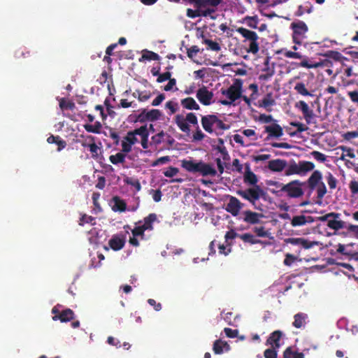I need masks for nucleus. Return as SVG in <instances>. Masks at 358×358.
<instances>
[{
  "label": "nucleus",
  "instance_id": "f257e3e1",
  "mask_svg": "<svg viewBox=\"0 0 358 358\" xmlns=\"http://www.w3.org/2000/svg\"><path fill=\"white\" fill-rule=\"evenodd\" d=\"M174 122L180 130L186 134H189L190 132V127L189 124L196 127V131L193 134L194 141H200L205 138V134L199 127L197 117L194 113H188L185 117L182 115L178 114L174 117Z\"/></svg>",
  "mask_w": 358,
  "mask_h": 358
},
{
  "label": "nucleus",
  "instance_id": "f03ea898",
  "mask_svg": "<svg viewBox=\"0 0 358 358\" xmlns=\"http://www.w3.org/2000/svg\"><path fill=\"white\" fill-rule=\"evenodd\" d=\"M181 166L188 172L199 173L203 176H215L217 173L215 169L212 165L202 161L196 162L192 159H183L181 161Z\"/></svg>",
  "mask_w": 358,
  "mask_h": 358
},
{
  "label": "nucleus",
  "instance_id": "7ed1b4c3",
  "mask_svg": "<svg viewBox=\"0 0 358 358\" xmlns=\"http://www.w3.org/2000/svg\"><path fill=\"white\" fill-rule=\"evenodd\" d=\"M308 189V180L299 182V180H291L287 185L282 187L281 191L286 193L289 198H299Z\"/></svg>",
  "mask_w": 358,
  "mask_h": 358
},
{
  "label": "nucleus",
  "instance_id": "20e7f679",
  "mask_svg": "<svg viewBox=\"0 0 358 358\" xmlns=\"http://www.w3.org/2000/svg\"><path fill=\"white\" fill-rule=\"evenodd\" d=\"M201 123L203 129L209 134L213 132L214 125H215L217 129L221 130H228L230 128L229 125L224 123L223 121L219 119L215 115H203L201 117Z\"/></svg>",
  "mask_w": 358,
  "mask_h": 358
},
{
  "label": "nucleus",
  "instance_id": "39448f33",
  "mask_svg": "<svg viewBox=\"0 0 358 358\" xmlns=\"http://www.w3.org/2000/svg\"><path fill=\"white\" fill-rule=\"evenodd\" d=\"M163 115L162 113L158 109H151L147 110L146 109H141L138 115H129L131 121L134 122L144 123L147 121L155 122L161 119Z\"/></svg>",
  "mask_w": 358,
  "mask_h": 358
},
{
  "label": "nucleus",
  "instance_id": "423d86ee",
  "mask_svg": "<svg viewBox=\"0 0 358 358\" xmlns=\"http://www.w3.org/2000/svg\"><path fill=\"white\" fill-rule=\"evenodd\" d=\"M245 181L248 182V183L253 185L254 187L248 188L244 190H239L238 192V194L255 204V201H257L264 194V192L259 186L256 185L258 180Z\"/></svg>",
  "mask_w": 358,
  "mask_h": 358
},
{
  "label": "nucleus",
  "instance_id": "0eeeda50",
  "mask_svg": "<svg viewBox=\"0 0 358 358\" xmlns=\"http://www.w3.org/2000/svg\"><path fill=\"white\" fill-rule=\"evenodd\" d=\"M314 167V164L310 162L303 161L299 164L294 162L285 169V175L298 174L304 176L307 172L312 171Z\"/></svg>",
  "mask_w": 358,
  "mask_h": 358
},
{
  "label": "nucleus",
  "instance_id": "6e6552de",
  "mask_svg": "<svg viewBox=\"0 0 358 358\" xmlns=\"http://www.w3.org/2000/svg\"><path fill=\"white\" fill-rule=\"evenodd\" d=\"M290 27L293 30L292 38L294 43L301 45L306 38V34L308 28L306 24L301 20L294 22L291 24Z\"/></svg>",
  "mask_w": 358,
  "mask_h": 358
},
{
  "label": "nucleus",
  "instance_id": "1a4fd4ad",
  "mask_svg": "<svg viewBox=\"0 0 358 358\" xmlns=\"http://www.w3.org/2000/svg\"><path fill=\"white\" fill-rule=\"evenodd\" d=\"M243 80L237 78L234 83L227 90L222 89L221 93L226 96L229 100L234 102L241 97Z\"/></svg>",
  "mask_w": 358,
  "mask_h": 358
},
{
  "label": "nucleus",
  "instance_id": "9d476101",
  "mask_svg": "<svg viewBox=\"0 0 358 358\" xmlns=\"http://www.w3.org/2000/svg\"><path fill=\"white\" fill-rule=\"evenodd\" d=\"M321 180H308V196H310L314 189L317 191V197L319 199L316 203L321 204V200L327 193V188L323 182H320Z\"/></svg>",
  "mask_w": 358,
  "mask_h": 358
},
{
  "label": "nucleus",
  "instance_id": "9b49d317",
  "mask_svg": "<svg viewBox=\"0 0 358 358\" xmlns=\"http://www.w3.org/2000/svg\"><path fill=\"white\" fill-rule=\"evenodd\" d=\"M294 107L302 113L307 124H310L313 122V120L316 115L313 110L309 107L306 101L302 100L299 101L295 103Z\"/></svg>",
  "mask_w": 358,
  "mask_h": 358
},
{
  "label": "nucleus",
  "instance_id": "f8f14e48",
  "mask_svg": "<svg viewBox=\"0 0 358 358\" xmlns=\"http://www.w3.org/2000/svg\"><path fill=\"white\" fill-rule=\"evenodd\" d=\"M244 204L241 203L236 197L230 196L229 202L227 203L225 210L233 216H237L240 210L243 208Z\"/></svg>",
  "mask_w": 358,
  "mask_h": 358
},
{
  "label": "nucleus",
  "instance_id": "ddd939ff",
  "mask_svg": "<svg viewBox=\"0 0 358 358\" xmlns=\"http://www.w3.org/2000/svg\"><path fill=\"white\" fill-rule=\"evenodd\" d=\"M196 97L203 105L209 106L212 103L213 93L209 91L206 87L203 86L196 91Z\"/></svg>",
  "mask_w": 358,
  "mask_h": 358
},
{
  "label": "nucleus",
  "instance_id": "4468645a",
  "mask_svg": "<svg viewBox=\"0 0 358 358\" xmlns=\"http://www.w3.org/2000/svg\"><path fill=\"white\" fill-rule=\"evenodd\" d=\"M242 220L250 224H256L261 222V219L264 217L262 213L245 210L242 213Z\"/></svg>",
  "mask_w": 358,
  "mask_h": 358
},
{
  "label": "nucleus",
  "instance_id": "2eb2a0df",
  "mask_svg": "<svg viewBox=\"0 0 358 358\" xmlns=\"http://www.w3.org/2000/svg\"><path fill=\"white\" fill-rule=\"evenodd\" d=\"M190 4L194 5L196 8H216L222 0H187Z\"/></svg>",
  "mask_w": 358,
  "mask_h": 358
},
{
  "label": "nucleus",
  "instance_id": "dca6fc26",
  "mask_svg": "<svg viewBox=\"0 0 358 358\" xmlns=\"http://www.w3.org/2000/svg\"><path fill=\"white\" fill-rule=\"evenodd\" d=\"M315 221V219L312 216H305L303 215L294 216L291 220V224L292 227H300L303 226L306 224L313 223Z\"/></svg>",
  "mask_w": 358,
  "mask_h": 358
},
{
  "label": "nucleus",
  "instance_id": "f3484780",
  "mask_svg": "<svg viewBox=\"0 0 358 358\" xmlns=\"http://www.w3.org/2000/svg\"><path fill=\"white\" fill-rule=\"evenodd\" d=\"M215 11L213 8H207L203 10H201V9L196 8V10H193L191 8L187 9V16L190 18H196L198 17H208L210 14L213 13Z\"/></svg>",
  "mask_w": 358,
  "mask_h": 358
},
{
  "label": "nucleus",
  "instance_id": "a211bd4d",
  "mask_svg": "<svg viewBox=\"0 0 358 358\" xmlns=\"http://www.w3.org/2000/svg\"><path fill=\"white\" fill-rule=\"evenodd\" d=\"M265 131L268 134L266 139H269L271 137L280 138L283 135L282 128L278 124L266 126Z\"/></svg>",
  "mask_w": 358,
  "mask_h": 358
},
{
  "label": "nucleus",
  "instance_id": "6ab92c4d",
  "mask_svg": "<svg viewBox=\"0 0 358 358\" xmlns=\"http://www.w3.org/2000/svg\"><path fill=\"white\" fill-rule=\"evenodd\" d=\"M74 317V312L70 308H66L58 315L52 316V320L54 321L59 320L61 322H67L73 320Z\"/></svg>",
  "mask_w": 358,
  "mask_h": 358
},
{
  "label": "nucleus",
  "instance_id": "aec40b11",
  "mask_svg": "<svg viewBox=\"0 0 358 358\" xmlns=\"http://www.w3.org/2000/svg\"><path fill=\"white\" fill-rule=\"evenodd\" d=\"M110 203L112 210L114 212H124L127 209L126 202L117 196L112 198Z\"/></svg>",
  "mask_w": 358,
  "mask_h": 358
},
{
  "label": "nucleus",
  "instance_id": "412c9836",
  "mask_svg": "<svg viewBox=\"0 0 358 358\" xmlns=\"http://www.w3.org/2000/svg\"><path fill=\"white\" fill-rule=\"evenodd\" d=\"M282 336V333L280 330L274 331L267 339L266 343L271 345L273 348H279L280 346L279 342Z\"/></svg>",
  "mask_w": 358,
  "mask_h": 358
},
{
  "label": "nucleus",
  "instance_id": "4be33fe9",
  "mask_svg": "<svg viewBox=\"0 0 358 358\" xmlns=\"http://www.w3.org/2000/svg\"><path fill=\"white\" fill-rule=\"evenodd\" d=\"M213 350L215 354L220 355L224 351L228 352L230 350V346L226 341L219 339L214 342Z\"/></svg>",
  "mask_w": 358,
  "mask_h": 358
},
{
  "label": "nucleus",
  "instance_id": "5701e85b",
  "mask_svg": "<svg viewBox=\"0 0 358 358\" xmlns=\"http://www.w3.org/2000/svg\"><path fill=\"white\" fill-rule=\"evenodd\" d=\"M275 104V99L273 98L271 92L268 93L266 96L259 101V107H262L266 109L267 111H271V107Z\"/></svg>",
  "mask_w": 358,
  "mask_h": 358
},
{
  "label": "nucleus",
  "instance_id": "b1692460",
  "mask_svg": "<svg viewBox=\"0 0 358 358\" xmlns=\"http://www.w3.org/2000/svg\"><path fill=\"white\" fill-rule=\"evenodd\" d=\"M286 165L285 160L278 159L269 161L268 167L273 171L280 172L286 167Z\"/></svg>",
  "mask_w": 358,
  "mask_h": 358
},
{
  "label": "nucleus",
  "instance_id": "393cba45",
  "mask_svg": "<svg viewBox=\"0 0 358 358\" xmlns=\"http://www.w3.org/2000/svg\"><path fill=\"white\" fill-rule=\"evenodd\" d=\"M236 31L245 38L243 42H246L247 41H250L255 38H259V36L255 31L247 29L244 27H238L236 29Z\"/></svg>",
  "mask_w": 358,
  "mask_h": 358
},
{
  "label": "nucleus",
  "instance_id": "a878e982",
  "mask_svg": "<svg viewBox=\"0 0 358 358\" xmlns=\"http://www.w3.org/2000/svg\"><path fill=\"white\" fill-rule=\"evenodd\" d=\"M236 31L245 38L243 42H246L247 41H250L255 38H259V36L255 31L247 29L244 27H238L236 29Z\"/></svg>",
  "mask_w": 358,
  "mask_h": 358
},
{
  "label": "nucleus",
  "instance_id": "bb28decb",
  "mask_svg": "<svg viewBox=\"0 0 358 358\" xmlns=\"http://www.w3.org/2000/svg\"><path fill=\"white\" fill-rule=\"evenodd\" d=\"M181 106L187 110H198L200 109L199 105L196 102V101L192 97H187L181 99L180 101Z\"/></svg>",
  "mask_w": 358,
  "mask_h": 358
},
{
  "label": "nucleus",
  "instance_id": "cd10ccee",
  "mask_svg": "<svg viewBox=\"0 0 358 358\" xmlns=\"http://www.w3.org/2000/svg\"><path fill=\"white\" fill-rule=\"evenodd\" d=\"M110 247L115 251H117L123 248L125 244V241L123 238H120L117 236H113L108 242Z\"/></svg>",
  "mask_w": 358,
  "mask_h": 358
},
{
  "label": "nucleus",
  "instance_id": "c85d7f7f",
  "mask_svg": "<svg viewBox=\"0 0 358 358\" xmlns=\"http://www.w3.org/2000/svg\"><path fill=\"white\" fill-rule=\"evenodd\" d=\"M157 216L155 213H150L143 219V224L141 225L145 231L153 230V223L157 222Z\"/></svg>",
  "mask_w": 358,
  "mask_h": 358
},
{
  "label": "nucleus",
  "instance_id": "c756f323",
  "mask_svg": "<svg viewBox=\"0 0 358 358\" xmlns=\"http://www.w3.org/2000/svg\"><path fill=\"white\" fill-rule=\"evenodd\" d=\"M47 141L48 143H55L57 145V151H61L66 146V142L62 139L59 136L50 135L48 138Z\"/></svg>",
  "mask_w": 358,
  "mask_h": 358
},
{
  "label": "nucleus",
  "instance_id": "7c9ffc66",
  "mask_svg": "<svg viewBox=\"0 0 358 358\" xmlns=\"http://www.w3.org/2000/svg\"><path fill=\"white\" fill-rule=\"evenodd\" d=\"M294 321L293 326L297 329L301 328L306 324V320L307 319V315L303 313H299L294 315Z\"/></svg>",
  "mask_w": 358,
  "mask_h": 358
},
{
  "label": "nucleus",
  "instance_id": "2f4dec72",
  "mask_svg": "<svg viewBox=\"0 0 358 358\" xmlns=\"http://www.w3.org/2000/svg\"><path fill=\"white\" fill-rule=\"evenodd\" d=\"M160 57L158 54L150 51L148 50H145L143 54L142 55L141 57L139 59V62H143L144 60H154V61H158L159 60Z\"/></svg>",
  "mask_w": 358,
  "mask_h": 358
},
{
  "label": "nucleus",
  "instance_id": "473e14b6",
  "mask_svg": "<svg viewBox=\"0 0 358 358\" xmlns=\"http://www.w3.org/2000/svg\"><path fill=\"white\" fill-rule=\"evenodd\" d=\"M84 129L90 133L100 134L102 125L100 122L96 121L94 124H85L83 125Z\"/></svg>",
  "mask_w": 358,
  "mask_h": 358
},
{
  "label": "nucleus",
  "instance_id": "72a5a7b5",
  "mask_svg": "<svg viewBox=\"0 0 358 358\" xmlns=\"http://www.w3.org/2000/svg\"><path fill=\"white\" fill-rule=\"evenodd\" d=\"M239 238H241L243 242L248 243L252 245L260 243L262 242L259 239H257L255 236L249 233L241 234L239 236Z\"/></svg>",
  "mask_w": 358,
  "mask_h": 358
},
{
  "label": "nucleus",
  "instance_id": "f704fd0d",
  "mask_svg": "<svg viewBox=\"0 0 358 358\" xmlns=\"http://www.w3.org/2000/svg\"><path fill=\"white\" fill-rule=\"evenodd\" d=\"M324 62H325L310 64L308 62L307 58L305 57L300 63L296 64V66L299 67H304V68H307V69H316V68L323 66Z\"/></svg>",
  "mask_w": 358,
  "mask_h": 358
},
{
  "label": "nucleus",
  "instance_id": "c9c22d12",
  "mask_svg": "<svg viewBox=\"0 0 358 358\" xmlns=\"http://www.w3.org/2000/svg\"><path fill=\"white\" fill-rule=\"evenodd\" d=\"M259 38H255L249 42V46L246 49L248 53L256 55L259 50V44L258 43Z\"/></svg>",
  "mask_w": 358,
  "mask_h": 358
},
{
  "label": "nucleus",
  "instance_id": "e433bc0d",
  "mask_svg": "<svg viewBox=\"0 0 358 358\" xmlns=\"http://www.w3.org/2000/svg\"><path fill=\"white\" fill-rule=\"evenodd\" d=\"M327 226L332 229L339 230L345 227V222L332 218L329 220Z\"/></svg>",
  "mask_w": 358,
  "mask_h": 358
},
{
  "label": "nucleus",
  "instance_id": "4c0bfd02",
  "mask_svg": "<svg viewBox=\"0 0 358 358\" xmlns=\"http://www.w3.org/2000/svg\"><path fill=\"white\" fill-rule=\"evenodd\" d=\"M203 43L208 45V50L215 51V52H218L221 50V47H220V44L215 41L210 40V39L205 38L203 37Z\"/></svg>",
  "mask_w": 358,
  "mask_h": 358
},
{
  "label": "nucleus",
  "instance_id": "58836bf2",
  "mask_svg": "<svg viewBox=\"0 0 358 358\" xmlns=\"http://www.w3.org/2000/svg\"><path fill=\"white\" fill-rule=\"evenodd\" d=\"M294 90L303 96H313V94L306 89L303 83H298L294 86Z\"/></svg>",
  "mask_w": 358,
  "mask_h": 358
},
{
  "label": "nucleus",
  "instance_id": "ea45409f",
  "mask_svg": "<svg viewBox=\"0 0 358 358\" xmlns=\"http://www.w3.org/2000/svg\"><path fill=\"white\" fill-rule=\"evenodd\" d=\"M125 157L126 155L124 153L118 152L114 155H110L109 160L113 164H118L124 162Z\"/></svg>",
  "mask_w": 358,
  "mask_h": 358
},
{
  "label": "nucleus",
  "instance_id": "a19ab883",
  "mask_svg": "<svg viewBox=\"0 0 358 358\" xmlns=\"http://www.w3.org/2000/svg\"><path fill=\"white\" fill-rule=\"evenodd\" d=\"M324 56L336 62L341 61L343 57L341 52L335 50H328L324 54Z\"/></svg>",
  "mask_w": 358,
  "mask_h": 358
},
{
  "label": "nucleus",
  "instance_id": "79ce46f5",
  "mask_svg": "<svg viewBox=\"0 0 358 358\" xmlns=\"http://www.w3.org/2000/svg\"><path fill=\"white\" fill-rule=\"evenodd\" d=\"M80 138H82L83 140H78V142L80 143L83 148H89L90 144H92V143H94L95 141V138L92 136L80 135Z\"/></svg>",
  "mask_w": 358,
  "mask_h": 358
},
{
  "label": "nucleus",
  "instance_id": "37998d69",
  "mask_svg": "<svg viewBox=\"0 0 358 358\" xmlns=\"http://www.w3.org/2000/svg\"><path fill=\"white\" fill-rule=\"evenodd\" d=\"M246 24L252 29H257L259 23V20L257 16L246 17L245 18Z\"/></svg>",
  "mask_w": 358,
  "mask_h": 358
},
{
  "label": "nucleus",
  "instance_id": "c03bdc74",
  "mask_svg": "<svg viewBox=\"0 0 358 358\" xmlns=\"http://www.w3.org/2000/svg\"><path fill=\"white\" fill-rule=\"evenodd\" d=\"M133 132L135 135L140 136L141 138L145 136H149V131L146 124L133 130Z\"/></svg>",
  "mask_w": 358,
  "mask_h": 358
},
{
  "label": "nucleus",
  "instance_id": "a18cd8bd",
  "mask_svg": "<svg viewBox=\"0 0 358 358\" xmlns=\"http://www.w3.org/2000/svg\"><path fill=\"white\" fill-rule=\"evenodd\" d=\"M281 52H283V55L287 58H294V59H301L303 58V55L298 52L295 51H291V50H282L280 51Z\"/></svg>",
  "mask_w": 358,
  "mask_h": 358
},
{
  "label": "nucleus",
  "instance_id": "49530a36",
  "mask_svg": "<svg viewBox=\"0 0 358 358\" xmlns=\"http://www.w3.org/2000/svg\"><path fill=\"white\" fill-rule=\"evenodd\" d=\"M145 230L141 226L135 227L131 229V234L135 237H141V239L144 238Z\"/></svg>",
  "mask_w": 358,
  "mask_h": 358
},
{
  "label": "nucleus",
  "instance_id": "de8ad7c7",
  "mask_svg": "<svg viewBox=\"0 0 358 358\" xmlns=\"http://www.w3.org/2000/svg\"><path fill=\"white\" fill-rule=\"evenodd\" d=\"M310 5V3L309 2H307L305 6L300 5L296 12V15L301 16L305 13H310L311 8L309 6Z\"/></svg>",
  "mask_w": 358,
  "mask_h": 358
},
{
  "label": "nucleus",
  "instance_id": "09e8293b",
  "mask_svg": "<svg viewBox=\"0 0 358 358\" xmlns=\"http://www.w3.org/2000/svg\"><path fill=\"white\" fill-rule=\"evenodd\" d=\"M240 235L241 234H238V233H236L234 229H231V230L227 231V233L225 234V236H224L225 242L227 243H232L231 242H230V241L236 238V237L239 238Z\"/></svg>",
  "mask_w": 358,
  "mask_h": 358
},
{
  "label": "nucleus",
  "instance_id": "8fccbe9b",
  "mask_svg": "<svg viewBox=\"0 0 358 358\" xmlns=\"http://www.w3.org/2000/svg\"><path fill=\"white\" fill-rule=\"evenodd\" d=\"M339 216H340L339 213H329L326 214L325 215H323V216H321V217H318L315 220H320V221H322V222L327 221V222H328L329 220H331L330 218L337 219V218L339 217Z\"/></svg>",
  "mask_w": 358,
  "mask_h": 358
},
{
  "label": "nucleus",
  "instance_id": "3c124183",
  "mask_svg": "<svg viewBox=\"0 0 358 358\" xmlns=\"http://www.w3.org/2000/svg\"><path fill=\"white\" fill-rule=\"evenodd\" d=\"M165 108L170 110V115L174 114L178 109V103L173 101H169L165 104Z\"/></svg>",
  "mask_w": 358,
  "mask_h": 358
},
{
  "label": "nucleus",
  "instance_id": "603ef678",
  "mask_svg": "<svg viewBox=\"0 0 358 358\" xmlns=\"http://www.w3.org/2000/svg\"><path fill=\"white\" fill-rule=\"evenodd\" d=\"M232 243H227L224 245H220L218 247L219 253L225 256L228 255L231 252Z\"/></svg>",
  "mask_w": 358,
  "mask_h": 358
},
{
  "label": "nucleus",
  "instance_id": "864d4df0",
  "mask_svg": "<svg viewBox=\"0 0 358 358\" xmlns=\"http://www.w3.org/2000/svg\"><path fill=\"white\" fill-rule=\"evenodd\" d=\"M317 245H318V243L316 241H310L301 238V246L304 249H309Z\"/></svg>",
  "mask_w": 358,
  "mask_h": 358
},
{
  "label": "nucleus",
  "instance_id": "5fc2aeb1",
  "mask_svg": "<svg viewBox=\"0 0 358 358\" xmlns=\"http://www.w3.org/2000/svg\"><path fill=\"white\" fill-rule=\"evenodd\" d=\"M95 218L92 216L83 215L80 220V225H83L85 223H90L92 225L95 224L94 222Z\"/></svg>",
  "mask_w": 358,
  "mask_h": 358
},
{
  "label": "nucleus",
  "instance_id": "6e6d98bb",
  "mask_svg": "<svg viewBox=\"0 0 358 358\" xmlns=\"http://www.w3.org/2000/svg\"><path fill=\"white\" fill-rule=\"evenodd\" d=\"M152 96V93L150 91H141V94L138 96V100L140 102H144L150 99Z\"/></svg>",
  "mask_w": 358,
  "mask_h": 358
},
{
  "label": "nucleus",
  "instance_id": "4d7b16f0",
  "mask_svg": "<svg viewBox=\"0 0 358 358\" xmlns=\"http://www.w3.org/2000/svg\"><path fill=\"white\" fill-rule=\"evenodd\" d=\"M311 155L315 159L320 162H324L327 159L326 155L319 151H313Z\"/></svg>",
  "mask_w": 358,
  "mask_h": 358
},
{
  "label": "nucleus",
  "instance_id": "13d9d810",
  "mask_svg": "<svg viewBox=\"0 0 358 358\" xmlns=\"http://www.w3.org/2000/svg\"><path fill=\"white\" fill-rule=\"evenodd\" d=\"M277 348H268L266 349L264 352V356L265 358H277Z\"/></svg>",
  "mask_w": 358,
  "mask_h": 358
},
{
  "label": "nucleus",
  "instance_id": "bf43d9fd",
  "mask_svg": "<svg viewBox=\"0 0 358 358\" xmlns=\"http://www.w3.org/2000/svg\"><path fill=\"white\" fill-rule=\"evenodd\" d=\"M342 137L345 141H351L352 139H354L355 138L358 137V131H348L342 134Z\"/></svg>",
  "mask_w": 358,
  "mask_h": 358
},
{
  "label": "nucleus",
  "instance_id": "052dcab7",
  "mask_svg": "<svg viewBox=\"0 0 358 358\" xmlns=\"http://www.w3.org/2000/svg\"><path fill=\"white\" fill-rule=\"evenodd\" d=\"M149 192L150 194H152V199L155 202L161 201L162 194L159 189L155 190L152 189Z\"/></svg>",
  "mask_w": 358,
  "mask_h": 358
},
{
  "label": "nucleus",
  "instance_id": "680f3d73",
  "mask_svg": "<svg viewBox=\"0 0 358 358\" xmlns=\"http://www.w3.org/2000/svg\"><path fill=\"white\" fill-rule=\"evenodd\" d=\"M290 124L294 127H296V132L301 133L308 130V127L305 126L303 123L299 122H292Z\"/></svg>",
  "mask_w": 358,
  "mask_h": 358
},
{
  "label": "nucleus",
  "instance_id": "e2e57ef3",
  "mask_svg": "<svg viewBox=\"0 0 358 358\" xmlns=\"http://www.w3.org/2000/svg\"><path fill=\"white\" fill-rule=\"evenodd\" d=\"M124 140L131 145L135 144L138 141V139L136 137V135L134 134L133 131H130L127 133V136L124 138Z\"/></svg>",
  "mask_w": 358,
  "mask_h": 358
},
{
  "label": "nucleus",
  "instance_id": "0e129e2a",
  "mask_svg": "<svg viewBox=\"0 0 358 358\" xmlns=\"http://www.w3.org/2000/svg\"><path fill=\"white\" fill-rule=\"evenodd\" d=\"M349 245H343V244H341L339 243L338 245V248H337V252L341 254V255H343L345 256H348L349 255H351V251L348 250L347 249V248L348 247Z\"/></svg>",
  "mask_w": 358,
  "mask_h": 358
},
{
  "label": "nucleus",
  "instance_id": "69168bd1",
  "mask_svg": "<svg viewBox=\"0 0 358 358\" xmlns=\"http://www.w3.org/2000/svg\"><path fill=\"white\" fill-rule=\"evenodd\" d=\"M199 52V48L196 45H193L189 48H187V54L189 58L193 59Z\"/></svg>",
  "mask_w": 358,
  "mask_h": 358
},
{
  "label": "nucleus",
  "instance_id": "338daca9",
  "mask_svg": "<svg viewBox=\"0 0 358 358\" xmlns=\"http://www.w3.org/2000/svg\"><path fill=\"white\" fill-rule=\"evenodd\" d=\"M224 331L228 338H234L237 337L238 335V329H232L226 327L224 329Z\"/></svg>",
  "mask_w": 358,
  "mask_h": 358
},
{
  "label": "nucleus",
  "instance_id": "774afa93",
  "mask_svg": "<svg viewBox=\"0 0 358 358\" xmlns=\"http://www.w3.org/2000/svg\"><path fill=\"white\" fill-rule=\"evenodd\" d=\"M348 96L350 101L358 106V90L348 92Z\"/></svg>",
  "mask_w": 358,
  "mask_h": 358
}]
</instances>
